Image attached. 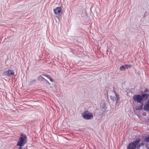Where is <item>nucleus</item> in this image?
<instances>
[{"instance_id": "obj_1", "label": "nucleus", "mask_w": 149, "mask_h": 149, "mask_svg": "<svg viewBox=\"0 0 149 149\" xmlns=\"http://www.w3.org/2000/svg\"><path fill=\"white\" fill-rule=\"evenodd\" d=\"M17 145L18 146H24L27 143V137L26 135L21 134Z\"/></svg>"}, {"instance_id": "obj_2", "label": "nucleus", "mask_w": 149, "mask_h": 149, "mask_svg": "<svg viewBox=\"0 0 149 149\" xmlns=\"http://www.w3.org/2000/svg\"><path fill=\"white\" fill-rule=\"evenodd\" d=\"M140 141L139 139H137L135 141L130 143L127 149H135L137 146L139 148L140 146L139 144Z\"/></svg>"}, {"instance_id": "obj_3", "label": "nucleus", "mask_w": 149, "mask_h": 149, "mask_svg": "<svg viewBox=\"0 0 149 149\" xmlns=\"http://www.w3.org/2000/svg\"><path fill=\"white\" fill-rule=\"evenodd\" d=\"M133 100L135 102H141L142 100V98L141 96L140 95H136L133 96Z\"/></svg>"}, {"instance_id": "obj_4", "label": "nucleus", "mask_w": 149, "mask_h": 149, "mask_svg": "<svg viewBox=\"0 0 149 149\" xmlns=\"http://www.w3.org/2000/svg\"><path fill=\"white\" fill-rule=\"evenodd\" d=\"M14 73V70H9L7 71L4 72L3 74V75L5 76L10 77L12 75H13Z\"/></svg>"}, {"instance_id": "obj_5", "label": "nucleus", "mask_w": 149, "mask_h": 149, "mask_svg": "<svg viewBox=\"0 0 149 149\" xmlns=\"http://www.w3.org/2000/svg\"><path fill=\"white\" fill-rule=\"evenodd\" d=\"M82 116L86 120H89L92 118L93 115L92 113H89L88 114H83Z\"/></svg>"}, {"instance_id": "obj_6", "label": "nucleus", "mask_w": 149, "mask_h": 149, "mask_svg": "<svg viewBox=\"0 0 149 149\" xmlns=\"http://www.w3.org/2000/svg\"><path fill=\"white\" fill-rule=\"evenodd\" d=\"M54 12L55 14L58 15H59L62 13V9L61 7H57L54 9Z\"/></svg>"}, {"instance_id": "obj_7", "label": "nucleus", "mask_w": 149, "mask_h": 149, "mask_svg": "<svg viewBox=\"0 0 149 149\" xmlns=\"http://www.w3.org/2000/svg\"><path fill=\"white\" fill-rule=\"evenodd\" d=\"M149 95L148 94H143L141 96L142 98V100H146L148 98Z\"/></svg>"}, {"instance_id": "obj_8", "label": "nucleus", "mask_w": 149, "mask_h": 149, "mask_svg": "<svg viewBox=\"0 0 149 149\" xmlns=\"http://www.w3.org/2000/svg\"><path fill=\"white\" fill-rule=\"evenodd\" d=\"M144 109L146 111H149V104L147 103L144 106Z\"/></svg>"}, {"instance_id": "obj_9", "label": "nucleus", "mask_w": 149, "mask_h": 149, "mask_svg": "<svg viewBox=\"0 0 149 149\" xmlns=\"http://www.w3.org/2000/svg\"><path fill=\"white\" fill-rule=\"evenodd\" d=\"M114 93L116 95V103H118L120 100V97H119V95L116 94L115 92L114 91Z\"/></svg>"}, {"instance_id": "obj_10", "label": "nucleus", "mask_w": 149, "mask_h": 149, "mask_svg": "<svg viewBox=\"0 0 149 149\" xmlns=\"http://www.w3.org/2000/svg\"><path fill=\"white\" fill-rule=\"evenodd\" d=\"M126 68V66L125 65H122L121 66H120V70L121 71H124L125 70V69Z\"/></svg>"}, {"instance_id": "obj_11", "label": "nucleus", "mask_w": 149, "mask_h": 149, "mask_svg": "<svg viewBox=\"0 0 149 149\" xmlns=\"http://www.w3.org/2000/svg\"><path fill=\"white\" fill-rule=\"evenodd\" d=\"M46 77H47V78H48L49 80H50L52 82H53V80L52 79L51 77L49 76V75H47L46 76Z\"/></svg>"}, {"instance_id": "obj_12", "label": "nucleus", "mask_w": 149, "mask_h": 149, "mask_svg": "<svg viewBox=\"0 0 149 149\" xmlns=\"http://www.w3.org/2000/svg\"><path fill=\"white\" fill-rule=\"evenodd\" d=\"M110 97L111 99L113 101H114L116 100V98L115 97H113L112 96H110Z\"/></svg>"}, {"instance_id": "obj_13", "label": "nucleus", "mask_w": 149, "mask_h": 149, "mask_svg": "<svg viewBox=\"0 0 149 149\" xmlns=\"http://www.w3.org/2000/svg\"><path fill=\"white\" fill-rule=\"evenodd\" d=\"M143 105L142 104L139 107H136V109L137 110L139 109H142Z\"/></svg>"}, {"instance_id": "obj_14", "label": "nucleus", "mask_w": 149, "mask_h": 149, "mask_svg": "<svg viewBox=\"0 0 149 149\" xmlns=\"http://www.w3.org/2000/svg\"><path fill=\"white\" fill-rule=\"evenodd\" d=\"M107 107L105 106H104L103 108L102 109V110L103 112H104L107 109Z\"/></svg>"}, {"instance_id": "obj_15", "label": "nucleus", "mask_w": 149, "mask_h": 149, "mask_svg": "<svg viewBox=\"0 0 149 149\" xmlns=\"http://www.w3.org/2000/svg\"><path fill=\"white\" fill-rule=\"evenodd\" d=\"M145 141L146 142H149V136H148L145 139Z\"/></svg>"}, {"instance_id": "obj_16", "label": "nucleus", "mask_w": 149, "mask_h": 149, "mask_svg": "<svg viewBox=\"0 0 149 149\" xmlns=\"http://www.w3.org/2000/svg\"><path fill=\"white\" fill-rule=\"evenodd\" d=\"M125 65L126 66V68H130L132 67L131 65Z\"/></svg>"}, {"instance_id": "obj_17", "label": "nucleus", "mask_w": 149, "mask_h": 149, "mask_svg": "<svg viewBox=\"0 0 149 149\" xmlns=\"http://www.w3.org/2000/svg\"><path fill=\"white\" fill-rule=\"evenodd\" d=\"M19 147L18 148V149H23V148L22 147V146H19Z\"/></svg>"}, {"instance_id": "obj_18", "label": "nucleus", "mask_w": 149, "mask_h": 149, "mask_svg": "<svg viewBox=\"0 0 149 149\" xmlns=\"http://www.w3.org/2000/svg\"><path fill=\"white\" fill-rule=\"evenodd\" d=\"M148 90L147 89H146L145 90V92H148Z\"/></svg>"}, {"instance_id": "obj_19", "label": "nucleus", "mask_w": 149, "mask_h": 149, "mask_svg": "<svg viewBox=\"0 0 149 149\" xmlns=\"http://www.w3.org/2000/svg\"><path fill=\"white\" fill-rule=\"evenodd\" d=\"M147 103L149 104V99L147 101Z\"/></svg>"}, {"instance_id": "obj_20", "label": "nucleus", "mask_w": 149, "mask_h": 149, "mask_svg": "<svg viewBox=\"0 0 149 149\" xmlns=\"http://www.w3.org/2000/svg\"><path fill=\"white\" fill-rule=\"evenodd\" d=\"M42 78L43 77L42 76H40L39 77V78Z\"/></svg>"}]
</instances>
